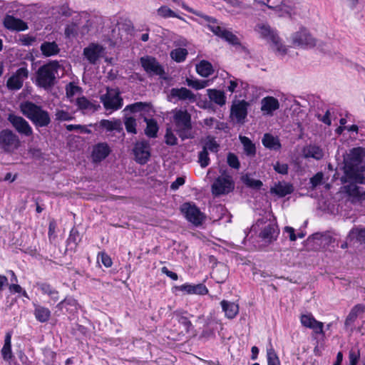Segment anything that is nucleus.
<instances>
[{
    "mask_svg": "<svg viewBox=\"0 0 365 365\" xmlns=\"http://www.w3.org/2000/svg\"><path fill=\"white\" fill-rule=\"evenodd\" d=\"M267 363L268 365H280L279 358L273 349L267 350Z\"/></svg>",
    "mask_w": 365,
    "mask_h": 365,
    "instance_id": "5fc2aeb1",
    "label": "nucleus"
},
{
    "mask_svg": "<svg viewBox=\"0 0 365 365\" xmlns=\"http://www.w3.org/2000/svg\"><path fill=\"white\" fill-rule=\"evenodd\" d=\"M279 232V229L276 225L269 224L261 231L259 237L266 242L270 243L277 240Z\"/></svg>",
    "mask_w": 365,
    "mask_h": 365,
    "instance_id": "393cba45",
    "label": "nucleus"
},
{
    "mask_svg": "<svg viewBox=\"0 0 365 365\" xmlns=\"http://www.w3.org/2000/svg\"><path fill=\"white\" fill-rule=\"evenodd\" d=\"M228 276V269L224 264H220L213 269L212 272V278L217 283H223Z\"/></svg>",
    "mask_w": 365,
    "mask_h": 365,
    "instance_id": "2f4dec72",
    "label": "nucleus"
},
{
    "mask_svg": "<svg viewBox=\"0 0 365 365\" xmlns=\"http://www.w3.org/2000/svg\"><path fill=\"white\" fill-rule=\"evenodd\" d=\"M263 145L270 150H277L281 148V143L277 137L273 136L272 134L265 133L262 140Z\"/></svg>",
    "mask_w": 365,
    "mask_h": 365,
    "instance_id": "c85d7f7f",
    "label": "nucleus"
},
{
    "mask_svg": "<svg viewBox=\"0 0 365 365\" xmlns=\"http://www.w3.org/2000/svg\"><path fill=\"white\" fill-rule=\"evenodd\" d=\"M207 293H208V289L205 287V285H204L202 284L192 285V294L205 295Z\"/></svg>",
    "mask_w": 365,
    "mask_h": 365,
    "instance_id": "052dcab7",
    "label": "nucleus"
},
{
    "mask_svg": "<svg viewBox=\"0 0 365 365\" xmlns=\"http://www.w3.org/2000/svg\"><path fill=\"white\" fill-rule=\"evenodd\" d=\"M282 2H283V0H267L266 1V3H267L266 6L268 9L277 12L278 9L281 6Z\"/></svg>",
    "mask_w": 365,
    "mask_h": 365,
    "instance_id": "338daca9",
    "label": "nucleus"
},
{
    "mask_svg": "<svg viewBox=\"0 0 365 365\" xmlns=\"http://www.w3.org/2000/svg\"><path fill=\"white\" fill-rule=\"evenodd\" d=\"M222 311L225 312V316L229 319H233L239 312L238 305L234 302L226 300L221 302Z\"/></svg>",
    "mask_w": 365,
    "mask_h": 365,
    "instance_id": "c756f323",
    "label": "nucleus"
},
{
    "mask_svg": "<svg viewBox=\"0 0 365 365\" xmlns=\"http://www.w3.org/2000/svg\"><path fill=\"white\" fill-rule=\"evenodd\" d=\"M240 140L243 145L244 152L248 156H255L256 154L255 145L246 136H240Z\"/></svg>",
    "mask_w": 365,
    "mask_h": 365,
    "instance_id": "4c0bfd02",
    "label": "nucleus"
},
{
    "mask_svg": "<svg viewBox=\"0 0 365 365\" xmlns=\"http://www.w3.org/2000/svg\"><path fill=\"white\" fill-rule=\"evenodd\" d=\"M303 155L305 158H312L319 160L324 157V152L320 147L309 145L303 149Z\"/></svg>",
    "mask_w": 365,
    "mask_h": 365,
    "instance_id": "cd10ccee",
    "label": "nucleus"
},
{
    "mask_svg": "<svg viewBox=\"0 0 365 365\" xmlns=\"http://www.w3.org/2000/svg\"><path fill=\"white\" fill-rule=\"evenodd\" d=\"M187 55V51L185 48H176L171 52V57L177 62L183 61Z\"/></svg>",
    "mask_w": 365,
    "mask_h": 365,
    "instance_id": "49530a36",
    "label": "nucleus"
},
{
    "mask_svg": "<svg viewBox=\"0 0 365 365\" xmlns=\"http://www.w3.org/2000/svg\"><path fill=\"white\" fill-rule=\"evenodd\" d=\"M144 121L146 123V128L145 129V134L148 138H155L159 130L157 121L153 118H148L144 117Z\"/></svg>",
    "mask_w": 365,
    "mask_h": 365,
    "instance_id": "7c9ffc66",
    "label": "nucleus"
},
{
    "mask_svg": "<svg viewBox=\"0 0 365 365\" xmlns=\"http://www.w3.org/2000/svg\"><path fill=\"white\" fill-rule=\"evenodd\" d=\"M235 188V182L230 175H221L215 179L211 186L212 193L215 196L226 195Z\"/></svg>",
    "mask_w": 365,
    "mask_h": 365,
    "instance_id": "6e6552de",
    "label": "nucleus"
},
{
    "mask_svg": "<svg viewBox=\"0 0 365 365\" xmlns=\"http://www.w3.org/2000/svg\"><path fill=\"white\" fill-rule=\"evenodd\" d=\"M182 6L183 8H185L187 10V9L183 4H182ZM188 11L192 12L193 14L200 17L202 19V20L204 21H200V24H205V25H206L215 35H216L219 37L221 36V35H222L221 34L223 33V31L225 29H222L220 26L216 19L209 16L207 15H205L200 11H194L191 9L190 10L188 9Z\"/></svg>",
    "mask_w": 365,
    "mask_h": 365,
    "instance_id": "dca6fc26",
    "label": "nucleus"
},
{
    "mask_svg": "<svg viewBox=\"0 0 365 365\" xmlns=\"http://www.w3.org/2000/svg\"><path fill=\"white\" fill-rule=\"evenodd\" d=\"M158 14L163 18L175 17L180 19H182V17L176 14L173 10L166 6H162L157 10Z\"/></svg>",
    "mask_w": 365,
    "mask_h": 365,
    "instance_id": "37998d69",
    "label": "nucleus"
},
{
    "mask_svg": "<svg viewBox=\"0 0 365 365\" xmlns=\"http://www.w3.org/2000/svg\"><path fill=\"white\" fill-rule=\"evenodd\" d=\"M207 91L210 101L220 106H222L225 104L226 96L223 91L216 89H208Z\"/></svg>",
    "mask_w": 365,
    "mask_h": 365,
    "instance_id": "473e14b6",
    "label": "nucleus"
},
{
    "mask_svg": "<svg viewBox=\"0 0 365 365\" xmlns=\"http://www.w3.org/2000/svg\"><path fill=\"white\" fill-rule=\"evenodd\" d=\"M34 315L38 322H46L50 319L51 312L46 307L37 305L34 309Z\"/></svg>",
    "mask_w": 365,
    "mask_h": 365,
    "instance_id": "e433bc0d",
    "label": "nucleus"
},
{
    "mask_svg": "<svg viewBox=\"0 0 365 365\" xmlns=\"http://www.w3.org/2000/svg\"><path fill=\"white\" fill-rule=\"evenodd\" d=\"M101 102L106 110H118L123 105V99L118 88H106V93L100 96Z\"/></svg>",
    "mask_w": 365,
    "mask_h": 365,
    "instance_id": "423d86ee",
    "label": "nucleus"
},
{
    "mask_svg": "<svg viewBox=\"0 0 365 365\" xmlns=\"http://www.w3.org/2000/svg\"><path fill=\"white\" fill-rule=\"evenodd\" d=\"M243 182L250 187L259 189L262 186V182L259 180H255L246 175L242 177Z\"/></svg>",
    "mask_w": 365,
    "mask_h": 365,
    "instance_id": "de8ad7c7",
    "label": "nucleus"
},
{
    "mask_svg": "<svg viewBox=\"0 0 365 365\" xmlns=\"http://www.w3.org/2000/svg\"><path fill=\"white\" fill-rule=\"evenodd\" d=\"M123 123L125 125V128L126 131L128 133L135 135L137 134V122L136 119L133 116H125L123 118Z\"/></svg>",
    "mask_w": 365,
    "mask_h": 365,
    "instance_id": "a19ab883",
    "label": "nucleus"
},
{
    "mask_svg": "<svg viewBox=\"0 0 365 365\" xmlns=\"http://www.w3.org/2000/svg\"><path fill=\"white\" fill-rule=\"evenodd\" d=\"M220 38L225 39L226 41L229 42L232 45H238L240 44V41L238 38L234 35L232 32L225 29L223 33L221 34Z\"/></svg>",
    "mask_w": 365,
    "mask_h": 365,
    "instance_id": "09e8293b",
    "label": "nucleus"
},
{
    "mask_svg": "<svg viewBox=\"0 0 365 365\" xmlns=\"http://www.w3.org/2000/svg\"><path fill=\"white\" fill-rule=\"evenodd\" d=\"M254 31L262 38L272 43V48L281 55L287 53V48L280 41L276 30L272 29L267 22H260L255 25Z\"/></svg>",
    "mask_w": 365,
    "mask_h": 365,
    "instance_id": "39448f33",
    "label": "nucleus"
},
{
    "mask_svg": "<svg viewBox=\"0 0 365 365\" xmlns=\"http://www.w3.org/2000/svg\"><path fill=\"white\" fill-rule=\"evenodd\" d=\"M8 120L19 134L27 137L33 135L32 128L24 118L14 114H9Z\"/></svg>",
    "mask_w": 365,
    "mask_h": 365,
    "instance_id": "2eb2a0df",
    "label": "nucleus"
},
{
    "mask_svg": "<svg viewBox=\"0 0 365 365\" xmlns=\"http://www.w3.org/2000/svg\"><path fill=\"white\" fill-rule=\"evenodd\" d=\"M208 81H200V80H192L191 78H186V83L189 87L200 90L208 86Z\"/></svg>",
    "mask_w": 365,
    "mask_h": 365,
    "instance_id": "c03bdc74",
    "label": "nucleus"
},
{
    "mask_svg": "<svg viewBox=\"0 0 365 365\" xmlns=\"http://www.w3.org/2000/svg\"><path fill=\"white\" fill-rule=\"evenodd\" d=\"M1 355L3 359L6 361H10L13 357L11 351V334L10 332H7L5 335L4 344L1 349Z\"/></svg>",
    "mask_w": 365,
    "mask_h": 365,
    "instance_id": "72a5a7b5",
    "label": "nucleus"
},
{
    "mask_svg": "<svg viewBox=\"0 0 365 365\" xmlns=\"http://www.w3.org/2000/svg\"><path fill=\"white\" fill-rule=\"evenodd\" d=\"M202 149H205V151H210L212 153H217L220 149V144L215 140V138L211 135L206 137Z\"/></svg>",
    "mask_w": 365,
    "mask_h": 365,
    "instance_id": "ea45409f",
    "label": "nucleus"
},
{
    "mask_svg": "<svg viewBox=\"0 0 365 365\" xmlns=\"http://www.w3.org/2000/svg\"><path fill=\"white\" fill-rule=\"evenodd\" d=\"M279 108V102L273 96H266L261 100V110L264 115L272 116Z\"/></svg>",
    "mask_w": 365,
    "mask_h": 365,
    "instance_id": "4be33fe9",
    "label": "nucleus"
},
{
    "mask_svg": "<svg viewBox=\"0 0 365 365\" xmlns=\"http://www.w3.org/2000/svg\"><path fill=\"white\" fill-rule=\"evenodd\" d=\"M140 64L145 71L150 76H159L160 77H163L165 74L163 67L154 57L149 56L141 57Z\"/></svg>",
    "mask_w": 365,
    "mask_h": 365,
    "instance_id": "4468645a",
    "label": "nucleus"
},
{
    "mask_svg": "<svg viewBox=\"0 0 365 365\" xmlns=\"http://www.w3.org/2000/svg\"><path fill=\"white\" fill-rule=\"evenodd\" d=\"M66 38H70L78 34V26L76 23H72L66 26L64 32Z\"/></svg>",
    "mask_w": 365,
    "mask_h": 365,
    "instance_id": "864d4df0",
    "label": "nucleus"
},
{
    "mask_svg": "<svg viewBox=\"0 0 365 365\" xmlns=\"http://www.w3.org/2000/svg\"><path fill=\"white\" fill-rule=\"evenodd\" d=\"M80 241L81 237L78 231L75 228L71 229L69 237L67 240V245L70 249H73L77 246Z\"/></svg>",
    "mask_w": 365,
    "mask_h": 365,
    "instance_id": "79ce46f5",
    "label": "nucleus"
},
{
    "mask_svg": "<svg viewBox=\"0 0 365 365\" xmlns=\"http://www.w3.org/2000/svg\"><path fill=\"white\" fill-rule=\"evenodd\" d=\"M74 118V116L70 113L69 112L64 110L56 109L55 113V120L58 121H68L72 120Z\"/></svg>",
    "mask_w": 365,
    "mask_h": 365,
    "instance_id": "a18cd8bd",
    "label": "nucleus"
},
{
    "mask_svg": "<svg viewBox=\"0 0 365 365\" xmlns=\"http://www.w3.org/2000/svg\"><path fill=\"white\" fill-rule=\"evenodd\" d=\"M76 103L81 110H91L93 108V105L85 97L78 98Z\"/></svg>",
    "mask_w": 365,
    "mask_h": 365,
    "instance_id": "6e6d98bb",
    "label": "nucleus"
},
{
    "mask_svg": "<svg viewBox=\"0 0 365 365\" xmlns=\"http://www.w3.org/2000/svg\"><path fill=\"white\" fill-rule=\"evenodd\" d=\"M365 158V150L358 147L351 149L344 158V175L341 182L355 180L364 182L365 165L363 160Z\"/></svg>",
    "mask_w": 365,
    "mask_h": 365,
    "instance_id": "f257e3e1",
    "label": "nucleus"
},
{
    "mask_svg": "<svg viewBox=\"0 0 365 365\" xmlns=\"http://www.w3.org/2000/svg\"><path fill=\"white\" fill-rule=\"evenodd\" d=\"M165 143L169 145H175L178 144V139L173 134L170 128H167L165 135Z\"/></svg>",
    "mask_w": 365,
    "mask_h": 365,
    "instance_id": "13d9d810",
    "label": "nucleus"
},
{
    "mask_svg": "<svg viewBox=\"0 0 365 365\" xmlns=\"http://www.w3.org/2000/svg\"><path fill=\"white\" fill-rule=\"evenodd\" d=\"M175 130L182 140L195 138L192 132L191 115L186 110H177L173 115Z\"/></svg>",
    "mask_w": 365,
    "mask_h": 365,
    "instance_id": "20e7f679",
    "label": "nucleus"
},
{
    "mask_svg": "<svg viewBox=\"0 0 365 365\" xmlns=\"http://www.w3.org/2000/svg\"><path fill=\"white\" fill-rule=\"evenodd\" d=\"M197 73L202 77H208L214 72L212 65L207 61L202 60L196 65Z\"/></svg>",
    "mask_w": 365,
    "mask_h": 365,
    "instance_id": "f704fd0d",
    "label": "nucleus"
},
{
    "mask_svg": "<svg viewBox=\"0 0 365 365\" xmlns=\"http://www.w3.org/2000/svg\"><path fill=\"white\" fill-rule=\"evenodd\" d=\"M104 48L98 43H91L83 49V56L91 64H96L102 56Z\"/></svg>",
    "mask_w": 365,
    "mask_h": 365,
    "instance_id": "6ab92c4d",
    "label": "nucleus"
},
{
    "mask_svg": "<svg viewBox=\"0 0 365 365\" xmlns=\"http://www.w3.org/2000/svg\"><path fill=\"white\" fill-rule=\"evenodd\" d=\"M324 174L322 172H318L313 177H312L309 180V183L311 184L312 189L322 184Z\"/></svg>",
    "mask_w": 365,
    "mask_h": 365,
    "instance_id": "4d7b16f0",
    "label": "nucleus"
},
{
    "mask_svg": "<svg viewBox=\"0 0 365 365\" xmlns=\"http://www.w3.org/2000/svg\"><path fill=\"white\" fill-rule=\"evenodd\" d=\"M60 64L57 61H52L38 68L36 71V84L45 90L51 88L56 83V75Z\"/></svg>",
    "mask_w": 365,
    "mask_h": 365,
    "instance_id": "7ed1b4c3",
    "label": "nucleus"
},
{
    "mask_svg": "<svg viewBox=\"0 0 365 365\" xmlns=\"http://www.w3.org/2000/svg\"><path fill=\"white\" fill-rule=\"evenodd\" d=\"M99 125L100 127L109 132L115 130L120 133L123 131L122 122L118 118H113L112 120L103 119L100 121Z\"/></svg>",
    "mask_w": 365,
    "mask_h": 365,
    "instance_id": "a878e982",
    "label": "nucleus"
},
{
    "mask_svg": "<svg viewBox=\"0 0 365 365\" xmlns=\"http://www.w3.org/2000/svg\"><path fill=\"white\" fill-rule=\"evenodd\" d=\"M350 240H356L365 244V228L354 227L349 233Z\"/></svg>",
    "mask_w": 365,
    "mask_h": 365,
    "instance_id": "58836bf2",
    "label": "nucleus"
},
{
    "mask_svg": "<svg viewBox=\"0 0 365 365\" xmlns=\"http://www.w3.org/2000/svg\"><path fill=\"white\" fill-rule=\"evenodd\" d=\"M181 211L185 218L193 225L198 226L202 223L204 215L195 204L183 203L181 206Z\"/></svg>",
    "mask_w": 365,
    "mask_h": 365,
    "instance_id": "f8f14e48",
    "label": "nucleus"
},
{
    "mask_svg": "<svg viewBox=\"0 0 365 365\" xmlns=\"http://www.w3.org/2000/svg\"><path fill=\"white\" fill-rule=\"evenodd\" d=\"M80 88L73 83H69L66 87V96L68 98L73 97L78 91Z\"/></svg>",
    "mask_w": 365,
    "mask_h": 365,
    "instance_id": "69168bd1",
    "label": "nucleus"
},
{
    "mask_svg": "<svg viewBox=\"0 0 365 365\" xmlns=\"http://www.w3.org/2000/svg\"><path fill=\"white\" fill-rule=\"evenodd\" d=\"M291 39L294 46L302 48H312L317 44L316 38L304 27L292 34Z\"/></svg>",
    "mask_w": 365,
    "mask_h": 365,
    "instance_id": "9d476101",
    "label": "nucleus"
},
{
    "mask_svg": "<svg viewBox=\"0 0 365 365\" xmlns=\"http://www.w3.org/2000/svg\"><path fill=\"white\" fill-rule=\"evenodd\" d=\"M276 13L280 17H289L292 19H296L297 16L304 15L300 4L294 2L293 0H283Z\"/></svg>",
    "mask_w": 365,
    "mask_h": 365,
    "instance_id": "9b49d317",
    "label": "nucleus"
},
{
    "mask_svg": "<svg viewBox=\"0 0 365 365\" xmlns=\"http://www.w3.org/2000/svg\"><path fill=\"white\" fill-rule=\"evenodd\" d=\"M78 302L72 297H67L57 304L59 309H66L67 312H73L78 309Z\"/></svg>",
    "mask_w": 365,
    "mask_h": 365,
    "instance_id": "c9c22d12",
    "label": "nucleus"
},
{
    "mask_svg": "<svg viewBox=\"0 0 365 365\" xmlns=\"http://www.w3.org/2000/svg\"><path fill=\"white\" fill-rule=\"evenodd\" d=\"M133 153L135 162L140 165L146 164L151 156V148L148 140H140L134 143Z\"/></svg>",
    "mask_w": 365,
    "mask_h": 365,
    "instance_id": "1a4fd4ad",
    "label": "nucleus"
},
{
    "mask_svg": "<svg viewBox=\"0 0 365 365\" xmlns=\"http://www.w3.org/2000/svg\"><path fill=\"white\" fill-rule=\"evenodd\" d=\"M19 136L11 130L4 129L0 131V148L6 153H12L20 146Z\"/></svg>",
    "mask_w": 365,
    "mask_h": 365,
    "instance_id": "0eeeda50",
    "label": "nucleus"
},
{
    "mask_svg": "<svg viewBox=\"0 0 365 365\" xmlns=\"http://www.w3.org/2000/svg\"><path fill=\"white\" fill-rule=\"evenodd\" d=\"M315 321L314 317L310 314L301 316V323L305 327L309 328Z\"/></svg>",
    "mask_w": 365,
    "mask_h": 365,
    "instance_id": "680f3d73",
    "label": "nucleus"
},
{
    "mask_svg": "<svg viewBox=\"0 0 365 365\" xmlns=\"http://www.w3.org/2000/svg\"><path fill=\"white\" fill-rule=\"evenodd\" d=\"M198 163L202 168H206L210 164V158L208 152L202 149L198 154Z\"/></svg>",
    "mask_w": 365,
    "mask_h": 365,
    "instance_id": "8fccbe9b",
    "label": "nucleus"
},
{
    "mask_svg": "<svg viewBox=\"0 0 365 365\" xmlns=\"http://www.w3.org/2000/svg\"><path fill=\"white\" fill-rule=\"evenodd\" d=\"M360 357L359 350H350L349 353V365H356Z\"/></svg>",
    "mask_w": 365,
    "mask_h": 365,
    "instance_id": "0e129e2a",
    "label": "nucleus"
},
{
    "mask_svg": "<svg viewBox=\"0 0 365 365\" xmlns=\"http://www.w3.org/2000/svg\"><path fill=\"white\" fill-rule=\"evenodd\" d=\"M110 153L107 143H100L96 145L92 151L91 157L94 163H99L104 160Z\"/></svg>",
    "mask_w": 365,
    "mask_h": 365,
    "instance_id": "5701e85b",
    "label": "nucleus"
},
{
    "mask_svg": "<svg viewBox=\"0 0 365 365\" xmlns=\"http://www.w3.org/2000/svg\"><path fill=\"white\" fill-rule=\"evenodd\" d=\"M343 184L348 183L346 185H344L345 192L353 197L357 199H364L365 198V192L361 191V188L357 185V184H362L363 182H356L355 180H349L346 182H341Z\"/></svg>",
    "mask_w": 365,
    "mask_h": 365,
    "instance_id": "b1692460",
    "label": "nucleus"
},
{
    "mask_svg": "<svg viewBox=\"0 0 365 365\" xmlns=\"http://www.w3.org/2000/svg\"><path fill=\"white\" fill-rule=\"evenodd\" d=\"M227 163L230 167L235 168V169H239L240 167V163L237 156L232 153H229L227 154Z\"/></svg>",
    "mask_w": 365,
    "mask_h": 365,
    "instance_id": "603ef678",
    "label": "nucleus"
},
{
    "mask_svg": "<svg viewBox=\"0 0 365 365\" xmlns=\"http://www.w3.org/2000/svg\"><path fill=\"white\" fill-rule=\"evenodd\" d=\"M3 24L6 29L10 31H23L28 29L27 24L25 21L9 14L5 16Z\"/></svg>",
    "mask_w": 365,
    "mask_h": 365,
    "instance_id": "aec40b11",
    "label": "nucleus"
},
{
    "mask_svg": "<svg viewBox=\"0 0 365 365\" xmlns=\"http://www.w3.org/2000/svg\"><path fill=\"white\" fill-rule=\"evenodd\" d=\"M148 106V104L143 102H137L127 106L124 110H130L131 113H136L144 110Z\"/></svg>",
    "mask_w": 365,
    "mask_h": 365,
    "instance_id": "3c124183",
    "label": "nucleus"
},
{
    "mask_svg": "<svg viewBox=\"0 0 365 365\" xmlns=\"http://www.w3.org/2000/svg\"><path fill=\"white\" fill-rule=\"evenodd\" d=\"M29 70L26 67L18 68L7 80L6 87L9 91H19L24 85V81L29 77Z\"/></svg>",
    "mask_w": 365,
    "mask_h": 365,
    "instance_id": "ddd939ff",
    "label": "nucleus"
},
{
    "mask_svg": "<svg viewBox=\"0 0 365 365\" xmlns=\"http://www.w3.org/2000/svg\"><path fill=\"white\" fill-rule=\"evenodd\" d=\"M180 324L182 325L185 328L186 332H189L190 329L192 327V324L191 322L184 316H180L178 319Z\"/></svg>",
    "mask_w": 365,
    "mask_h": 365,
    "instance_id": "774afa93",
    "label": "nucleus"
},
{
    "mask_svg": "<svg viewBox=\"0 0 365 365\" xmlns=\"http://www.w3.org/2000/svg\"><path fill=\"white\" fill-rule=\"evenodd\" d=\"M294 192L292 184L285 181H279L274 182V185L270 188V193L275 195L279 197H284Z\"/></svg>",
    "mask_w": 365,
    "mask_h": 365,
    "instance_id": "412c9836",
    "label": "nucleus"
},
{
    "mask_svg": "<svg viewBox=\"0 0 365 365\" xmlns=\"http://www.w3.org/2000/svg\"><path fill=\"white\" fill-rule=\"evenodd\" d=\"M40 50L42 54L46 57L57 55L60 52L58 45L55 41H44L41 43Z\"/></svg>",
    "mask_w": 365,
    "mask_h": 365,
    "instance_id": "bb28decb",
    "label": "nucleus"
},
{
    "mask_svg": "<svg viewBox=\"0 0 365 365\" xmlns=\"http://www.w3.org/2000/svg\"><path fill=\"white\" fill-rule=\"evenodd\" d=\"M22 114L29 118L36 127H47L51 123L48 112L40 106L31 101H25L20 104Z\"/></svg>",
    "mask_w": 365,
    "mask_h": 365,
    "instance_id": "f03ea898",
    "label": "nucleus"
},
{
    "mask_svg": "<svg viewBox=\"0 0 365 365\" xmlns=\"http://www.w3.org/2000/svg\"><path fill=\"white\" fill-rule=\"evenodd\" d=\"M274 170L282 175H287L288 173V165L287 163H281L277 161L273 165Z\"/></svg>",
    "mask_w": 365,
    "mask_h": 365,
    "instance_id": "e2e57ef3",
    "label": "nucleus"
},
{
    "mask_svg": "<svg viewBox=\"0 0 365 365\" xmlns=\"http://www.w3.org/2000/svg\"><path fill=\"white\" fill-rule=\"evenodd\" d=\"M66 128L68 131L77 130L81 133H91V130L88 129L86 126L81 125H66Z\"/></svg>",
    "mask_w": 365,
    "mask_h": 365,
    "instance_id": "bf43d9fd",
    "label": "nucleus"
},
{
    "mask_svg": "<svg viewBox=\"0 0 365 365\" xmlns=\"http://www.w3.org/2000/svg\"><path fill=\"white\" fill-rule=\"evenodd\" d=\"M170 98L175 99L177 101H187L194 103L196 101L195 95L185 87L173 88L170 91L168 96Z\"/></svg>",
    "mask_w": 365,
    "mask_h": 365,
    "instance_id": "a211bd4d",
    "label": "nucleus"
},
{
    "mask_svg": "<svg viewBox=\"0 0 365 365\" xmlns=\"http://www.w3.org/2000/svg\"><path fill=\"white\" fill-rule=\"evenodd\" d=\"M249 103L242 100L234 103L231 107L230 115L235 118L237 123L242 124L247 115Z\"/></svg>",
    "mask_w": 365,
    "mask_h": 365,
    "instance_id": "f3484780",
    "label": "nucleus"
}]
</instances>
